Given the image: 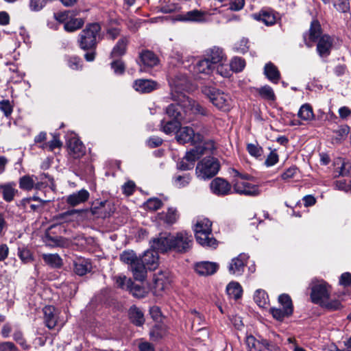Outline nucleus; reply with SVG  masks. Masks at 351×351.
Segmentation results:
<instances>
[{
    "mask_svg": "<svg viewBox=\"0 0 351 351\" xmlns=\"http://www.w3.org/2000/svg\"><path fill=\"white\" fill-rule=\"evenodd\" d=\"M120 260L130 265L133 276L136 280L143 281L146 277V271L144 265L140 262L136 254L132 250L124 251L120 255Z\"/></svg>",
    "mask_w": 351,
    "mask_h": 351,
    "instance_id": "nucleus-6",
    "label": "nucleus"
},
{
    "mask_svg": "<svg viewBox=\"0 0 351 351\" xmlns=\"http://www.w3.org/2000/svg\"><path fill=\"white\" fill-rule=\"evenodd\" d=\"M213 69V66L210 62L209 59H204L198 61L193 66V73L195 75L198 74H210Z\"/></svg>",
    "mask_w": 351,
    "mask_h": 351,
    "instance_id": "nucleus-32",
    "label": "nucleus"
},
{
    "mask_svg": "<svg viewBox=\"0 0 351 351\" xmlns=\"http://www.w3.org/2000/svg\"><path fill=\"white\" fill-rule=\"evenodd\" d=\"M180 126V122L176 120L167 121L165 120L161 121V130L163 132L167 134H171L175 132H177L178 128Z\"/></svg>",
    "mask_w": 351,
    "mask_h": 351,
    "instance_id": "nucleus-38",
    "label": "nucleus"
},
{
    "mask_svg": "<svg viewBox=\"0 0 351 351\" xmlns=\"http://www.w3.org/2000/svg\"><path fill=\"white\" fill-rule=\"evenodd\" d=\"M0 191H1L3 199L7 202H10L13 199L14 196V189L10 185L0 186Z\"/></svg>",
    "mask_w": 351,
    "mask_h": 351,
    "instance_id": "nucleus-49",
    "label": "nucleus"
},
{
    "mask_svg": "<svg viewBox=\"0 0 351 351\" xmlns=\"http://www.w3.org/2000/svg\"><path fill=\"white\" fill-rule=\"evenodd\" d=\"M219 265L214 262L203 261L195 264V269L200 276L214 274L218 269Z\"/></svg>",
    "mask_w": 351,
    "mask_h": 351,
    "instance_id": "nucleus-22",
    "label": "nucleus"
},
{
    "mask_svg": "<svg viewBox=\"0 0 351 351\" xmlns=\"http://www.w3.org/2000/svg\"><path fill=\"white\" fill-rule=\"evenodd\" d=\"M219 169L217 160L211 157L205 158L197 163L195 173L201 180L210 179L215 176Z\"/></svg>",
    "mask_w": 351,
    "mask_h": 351,
    "instance_id": "nucleus-7",
    "label": "nucleus"
},
{
    "mask_svg": "<svg viewBox=\"0 0 351 351\" xmlns=\"http://www.w3.org/2000/svg\"><path fill=\"white\" fill-rule=\"evenodd\" d=\"M210 189L217 195H226L230 192L231 186L224 179L217 178L210 182Z\"/></svg>",
    "mask_w": 351,
    "mask_h": 351,
    "instance_id": "nucleus-20",
    "label": "nucleus"
},
{
    "mask_svg": "<svg viewBox=\"0 0 351 351\" xmlns=\"http://www.w3.org/2000/svg\"><path fill=\"white\" fill-rule=\"evenodd\" d=\"M169 84L172 90L176 93H182V91L188 92L192 89L190 82L184 75L175 76Z\"/></svg>",
    "mask_w": 351,
    "mask_h": 351,
    "instance_id": "nucleus-18",
    "label": "nucleus"
},
{
    "mask_svg": "<svg viewBox=\"0 0 351 351\" xmlns=\"http://www.w3.org/2000/svg\"><path fill=\"white\" fill-rule=\"evenodd\" d=\"M73 266L74 272L78 276H84L90 272L92 269L90 262L83 258H79L74 261Z\"/></svg>",
    "mask_w": 351,
    "mask_h": 351,
    "instance_id": "nucleus-26",
    "label": "nucleus"
},
{
    "mask_svg": "<svg viewBox=\"0 0 351 351\" xmlns=\"http://www.w3.org/2000/svg\"><path fill=\"white\" fill-rule=\"evenodd\" d=\"M245 66V60L241 58L234 57L232 59L230 66L234 72L241 71Z\"/></svg>",
    "mask_w": 351,
    "mask_h": 351,
    "instance_id": "nucleus-48",
    "label": "nucleus"
},
{
    "mask_svg": "<svg viewBox=\"0 0 351 351\" xmlns=\"http://www.w3.org/2000/svg\"><path fill=\"white\" fill-rule=\"evenodd\" d=\"M176 138L180 144L191 143L195 144L203 141V136L199 133H195L194 130L188 126L180 127L178 128Z\"/></svg>",
    "mask_w": 351,
    "mask_h": 351,
    "instance_id": "nucleus-9",
    "label": "nucleus"
},
{
    "mask_svg": "<svg viewBox=\"0 0 351 351\" xmlns=\"http://www.w3.org/2000/svg\"><path fill=\"white\" fill-rule=\"evenodd\" d=\"M178 99L179 103L171 104L167 108L166 113L172 120L188 122L191 119L187 116L191 114H206V110L199 104L184 95Z\"/></svg>",
    "mask_w": 351,
    "mask_h": 351,
    "instance_id": "nucleus-2",
    "label": "nucleus"
},
{
    "mask_svg": "<svg viewBox=\"0 0 351 351\" xmlns=\"http://www.w3.org/2000/svg\"><path fill=\"white\" fill-rule=\"evenodd\" d=\"M69 154L74 158H79L86 153V147L82 142L75 136L71 137L67 143Z\"/></svg>",
    "mask_w": 351,
    "mask_h": 351,
    "instance_id": "nucleus-17",
    "label": "nucleus"
},
{
    "mask_svg": "<svg viewBox=\"0 0 351 351\" xmlns=\"http://www.w3.org/2000/svg\"><path fill=\"white\" fill-rule=\"evenodd\" d=\"M247 150L251 156L256 158L261 156L263 154V149L257 144H248Z\"/></svg>",
    "mask_w": 351,
    "mask_h": 351,
    "instance_id": "nucleus-57",
    "label": "nucleus"
},
{
    "mask_svg": "<svg viewBox=\"0 0 351 351\" xmlns=\"http://www.w3.org/2000/svg\"><path fill=\"white\" fill-rule=\"evenodd\" d=\"M270 313L274 318L277 320L282 321L285 317L292 314L290 308H271Z\"/></svg>",
    "mask_w": 351,
    "mask_h": 351,
    "instance_id": "nucleus-44",
    "label": "nucleus"
},
{
    "mask_svg": "<svg viewBox=\"0 0 351 351\" xmlns=\"http://www.w3.org/2000/svg\"><path fill=\"white\" fill-rule=\"evenodd\" d=\"M248 258L249 256L247 254L241 253L237 257L232 259L228 267L230 274L234 276H241L244 271Z\"/></svg>",
    "mask_w": 351,
    "mask_h": 351,
    "instance_id": "nucleus-13",
    "label": "nucleus"
},
{
    "mask_svg": "<svg viewBox=\"0 0 351 351\" xmlns=\"http://www.w3.org/2000/svg\"><path fill=\"white\" fill-rule=\"evenodd\" d=\"M333 5L341 12H346L350 10L349 0H333Z\"/></svg>",
    "mask_w": 351,
    "mask_h": 351,
    "instance_id": "nucleus-53",
    "label": "nucleus"
},
{
    "mask_svg": "<svg viewBox=\"0 0 351 351\" xmlns=\"http://www.w3.org/2000/svg\"><path fill=\"white\" fill-rule=\"evenodd\" d=\"M162 206V202L158 198H149L145 203V206L147 210L155 211L160 208Z\"/></svg>",
    "mask_w": 351,
    "mask_h": 351,
    "instance_id": "nucleus-51",
    "label": "nucleus"
},
{
    "mask_svg": "<svg viewBox=\"0 0 351 351\" xmlns=\"http://www.w3.org/2000/svg\"><path fill=\"white\" fill-rule=\"evenodd\" d=\"M223 6L229 5V9L232 11H239L244 7L245 0H217Z\"/></svg>",
    "mask_w": 351,
    "mask_h": 351,
    "instance_id": "nucleus-43",
    "label": "nucleus"
},
{
    "mask_svg": "<svg viewBox=\"0 0 351 351\" xmlns=\"http://www.w3.org/2000/svg\"><path fill=\"white\" fill-rule=\"evenodd\" d=\"M278 301L283 308H290L293 313V304L290 296L287 294H282L278 297Z\"/></svg>",
    "mask_w": 351,
    "mask_h": 351,
    "instance_id": "nucleus-55",
    "label": "nucleus"
},
{
    "mask_svg": "<svg viewBox=\"0 0 351 351\" xmlns=\"http://www.w3.org/2000/svg\"><path fill=\"white\" fill-rule=\"evenodd\" d=\"M157 84L151 80L139 79L134 81L133 88L135 90L142 93H150L156 88Z\"/></svg>",
    "mask_w": 351,
    "mask_h": 351,
    "instance_id": "nucleus-23",
    "label": "nucleus"
},
{
    "mask_svg": "<svg viewBox=\"0 0 351 351\" xmlns=\"http://www.w3.org/2000/svg\"><path fill=\"white\" fill-rule=\"evenodd\" d=\"M322 35L324 34H322L319 22L317 20H313L311 23L308 37L306 36H304L306 45L308 47H311L313 43L322 37Z\"/></svg>",
    "mask_w": 351,
    "mask_h": 351,
    "instance_id": "nucleus-15",
    "label": "nucleus"
},
{
    "mask_svg": "<svg viewBox=\"0 0 351 351\" xmlns=\"http://www.w3.org/2000/svg\"><path fill=\"white\" fill-rule=\"evenodd\" d=\"M44 261L52 267H60L62 265V260L57 254H43Z\"/></svg>",
    "mask_w": 351,
    "mask_h": 351,
    "instance_id": "nucleus-41",
    "label": "nucleus"
},
{
    "mask_svg": "<svg viewBox=\"0 0 351 351\" xmlns=\"http://www.w3.org/2000/svg\"><path fill=\"white\" fill-rule=\"evenodd\" d=\"M209 60L213 66L216 64H219L217 68V72L219 73L221 75L226 77L228 75V71H226L223 73L221 71H220V69L223 67L224 62L226 61V57L221 49L218 47L213 48L210 50Z\"/></svg>",
    "mask_w": 351,
    "mask_h": 351,
    "instance_id": "nucleus-16",
    "label": "nucleus"
},
{
    "mask_svg": "<svg viewBox=\"0 0 351 351\" xmlns=\"http://www.w3.org/2000/svg\"><path fill=\"white\" fill-rule=\"evenodd\" d=\"M264 74L269 81L274 84H277L280 77L278 69L271 62L265 64L264 67Z\"/></svg>",
    "mask_w": 351,
    "mask_h": 351,
    "instance_id": "nucleus-33",
    "label": "nucleus"
},
{
    "mask_svg": "<svg viewBox=\"0 0 351 351\" xmlns=\"http://www.w3.org/2000/svg\"><path fill=\"white\" fill-rule=\"evenodd\" d=\"M134 188L135 184L132 181L127 182L122 186L123 193H125L126 195H132L134 191Z\"/></svg>",
    "mask_w": 351,
    "mask_h": 351,
    "instance_id": "nucleus-62",
    "label": "nucleus"
},
{
    "mask_svg": "<svg viewBox=\"0 0 351 351\" xmlns=\"http://www.w3.org/2000/svg\"><path fill=\"white\" fill-rule=\"evenodd\" d=\"M349 133V128L344 125L338 127V128L333 131L332 136V141L333 143H339L344 141Z\"/></svg>",
    "mask_w": 351,
    "mask_h": 351,
    "instance_id": "nucleus-36",
    "label": "nucleus"
},
{
    "mask_svg": "<svg viewBox=\"0 0 351 351\" xmlns=\"http://www.w3.org/2000/svg\"><path fill=\"white\" fill-rule=\"evenodd\" d=\"M0 110L8 117L13 111V107L9 100H2L0 101Z\"/></svg>",
    "mask_w": 351,
    "mask_h": 351,
    "instance_id": "nucleus-58",
    "label": "nucleus"
},
{
    "mask_svg": "<svg viewBox=\"0 0 351 351\" xmlns=\"http://www.w3.org/2000/svg\"><path fill=\"white\" fill-rule=\"evenodd\" d=\"M246 343L249 351H265L269 348V342L267 340L259 341L253 336L247 337Z\"/></svg>",
    "mask_w": 351,
    "mask_h": 351,
    "instance_id": "nucleus-29",
    "label": "nucleus"
},
{
    "mask_svg": "<svg viewBox=\"0 0 351 351\" xmlns=\"http://www.w3.org/2000/svg\"><path fill=\"white\" fill-rule=\"evenodd\" d=\"M0 351H18V349L12 342H3L0 343Z\"/></svg>",
    "mask_w": 351,
    "mask_h": 351,
    "instance_id": "nucleus-64",
    "label": "nucleus"
},
{
    "mask_svg": "<svg viewBox=\"0 0 351 351\" xmlns=\"http://www.w3.org/2000/svg\"><path fill=\"white\" fill-rule=\"evenodd\" d=\"M151 247L152 249L147 250L140 258V262L144 265L146 271L147 269L154 270L158 266V250L154 248L152 244Z\"/></svg>",
    "mask_w": 351,
    "mask_h": 351,
    "instance_id": "nucleus-11",
    "label": "nucleus"
},
{
    "mask_svg": "<svg viewBox=\"0 0 351 351\" xmlns=\"http://www.w3.org/2000/svg\"><path fill=\"white\" fill-rule=\"evenodd\" d=\"M278 161V155L276 152H271L267 156L265 164L267 167H271L276 164Z\"/></svg>",
    "mask_w": 351,
    "mask_h": 351,
    "instance_id": "nucleus-61",
    "label": "nucleus"
},
{
    "mask_svg": "<svg viewBox=\"0 0 351 351\" xmlns=\"http://www.w3.org/2000/svg\"><path fill=\"white\" fill-rule=\"evenodd\" d=\"M129 291L134 297L138 298H143L146 296L147 292L146 289L138 285H133L128 288Z\"/></svg>",
    "mask_w": 351,
    "mask_h": 351,
    "instance_id": "nucleus-46",
    "label": "nucleus"
},
{
    "mask_svg": "<svg viewBox=\"0 0 351 351\" xmlns=\"http://www.w3.org/2000/svg\"><path fill=\"white\" fill-rule=\"evenodd\" d=\"M139 58L142 64L147 67H153L159 63V59L156 54L149 50L140 53Z\"/></svg>",
    "mask_w": 351,
    "mask_h": 351,
    "instance_id": "nucleus-30",
    "label": "nucleus"
},
{
    "mask_svg": "<svg viewBox=\"0 0 351 351\" xmlns=\"http://www.w3.org/2000/svg\"><path fill=\"white\" fill-rule=\"evenodd\" d=\"M130 319L136 326H141L145 322L143 312L136 306L130 308L129 311Z\"/></svg>",
    "mask_w": 351,
    "mask_h": 351,
    "instance_id": "nucleus-37",
    "label": "nucleus"
},
{
    "mask_svg": "<svg viewBox=\"0 0 351 351\" xmlns=\"http://www.w3.org/2000/svg\"><path fill=\"white\" fill-rule=\"evenodd\" d=\"M226 292L230 298L237 300L241 296L242 288L238 282H232L228 285Z\"/></svg>",
    "mask_w": 351,
    "mask_h": 351,
    "instance_id": "nucleus-39",
    "label": "nucleus"
},
{
    "mask_svg": "<svg viewBox=\"0 0 351 351\" xmlns=\"http://www.w3.org/2000/svg\"><path fill=\"white\" fill-rule=\"evenodd\" d=\"M340 285L348 287L351 285V274L349 272H346L341 274L339 279Z\"/></svg>",
    "mask_w": 351,
    "mask_h": 351,
    "instance_id": "nucleus-63",
    "label": "nucleus"
},
{
    "mask_svg": "<svg viewBox=\"0 0 351 351\" xmlns=\"http://www.w3.org/2000/svg\"><path fill=\"white\" fill-rule=\"evenodd\" d=\"M111 68L113 69L115 74L121 75L125 71V65L121 60H114L111 63Z\"/></svg>",
    "mask_w": 351,
    "mask_h": 351,
    "instance_id": "nucleus-60",
    "label": "nucleus"
},
{
    "mask_svg": "<svg viewBox=\"0 0 351 351\" xmlns=\"http://www.w3.org/2000/svg\"><path fill=\"white\" fill-rule=\"evenodd\" d=\"M298 115L304 121H311L314 119L313 108L308 104H305L300 107Z\"/></svg>",
    "mask_w": 351,
    "mask_h": 351,
    "instance_id": "nucleus-40",
    "label": "nucleus"
},
{
    "mask_svg": "<svg viewBox=\"0 0 351 351\" xmlns=\"http://www.w3.org/2000/svg\"><path fill=\"white\" fill-rule=\"evenodd\" d=\"M315 42H317V52L319 56L322 58L328 56L333 46V38L328 34H324Z\"/></svg>",
    "mask_w": 351,
    "mask_h": 351,
    "instance_id": "nucleus-12",
    "label": "nucleus"
},
{
    "mask_svg": "<svg viewBox=\"0 0 351 351\" xmlns=\"http://www.w3.org/2000/svg\"><path fill=\"white\" fill-rule=\"evenodd\" d=\"M18 255L24 263H28L33 260L30 251L25 248H19Z\"/></svg>",
    "mask_w": 351,
    "mask_h": 351,
    "instance_id": "nucleus-56",
    "label": "nucleus"
},
{
    "mask_svg": "<svg viewBox=\"0 0 351 351\" xmlns=\"http://www.w3.org/2000/svg\"><path fill=\"white\" fill-rule=\"evenodd\" d=\"M329 295L330 291L325 282L312 283L311 298L313 303L321 305L325 300L329 299Z\"/></svg>",
    "mask_w": 351,
    "mask_h": 351,
    "instance_id": "nucleus-10",
    "label": "nucleus"
},
{
    "mask_svg": "<svg viewBox=\"0 0 351 351\" xmlns=\"http://www.w3.org/2000/svg\"><path fill=\"white\" fill-rule=\"evenodd\" d=\"M233 188L237 193L240 195L256 196L259 194V191L256 185L250 184L244 180H236Z\"/></svg>",
    "mask_w": 351,
    "mask_h": 351,
    "instance_id": "nucleus-14",
    "label": "nucleus"
},
{
    "mask_svg": "<svg viewBox=\"0 0 351 351\" xmlns=\"http://www.w3.org/2000/svg\"><path fill=\"white\" fill-rule=\"evenodd\" d=\"M254 300L260 307H265L268 302V296L263 290L258 289L255 292Z\"/></svg>",
    "mask_w": 351,
    "mask_h": 351,
    "instance_id": "nucleus-45",
    "label": "nucleus"
},
{
    "mask_svg": "<svg viewBox=\"0 0 351 351\" xmlns=\"http://www.w3.org/2000/svg\"><path fill=\"white\" fill-rule=\"evenodd\" d=\"M212 222L207 218H199L194 225L197 241L202 246L216 247L217 241L212 235Z\"/></svg>",
    "mask_w": 351,
    "mask_h": 351,
    "instance_id": "nucleus-3",
    "label": "nucleus"
},
{
    "mask_svg": "<svg viewBox=\"0 0 351 351\" xmlns=\"http://www.w3.org/2000/svg\"><path fill=\"white\" fill-rule=\"evenodd\" d=\"M252 19L261 21L267 26L273 25L276 22V16L273 10L269 9H262L257 13L252 14Z\"/></svg>",
    "mask_w": 351,
    "mask_h": 351,
    "instance_id": "nucleus-19",
    "label": "nucleus"
},
{
    "mask_svg": "<svg viewBox=\"0 0 351 351\" xmlns=\"http://www.w3.org/2000/svg\"><path fill=\"white\" fill-rule=\"evenodd\" d=\"M207 13L199 10H193L185 12L182 15V20L184 21L204 23L206 21Z\"/></svg>",
    "mask_w": 351,
    "mask_h": 351,
    "instance_id": "nucleus-24",
    "label": "nucleus"
},
{
    "mask_svg": "<svg viewBox=\"0 0 351 351\" xmlns=\"http://www.w3.org/2000/svg\"><path fill=\"white\" fill-rule=\"evenodd\" d=\"M38 178L37 176H23L19 181L20 188L24 190H31L34 187L36 189H41L44 185H46L47 183L43 181L38 182Z\"/></svg>",
    "mask_w": 351,
    "mask_h": 351,
    "instance_id": "nucleus-21",
    "label": "nucleus"
},
{
    "mask_svg": "<svg viewBox=\"0 0 351 351\" xmlns=\"http://www.w3.org/2000/svg\"><path fill=\"white\" fill-rule=\"evenodd\" d=\"M128 39L126 37H121L115 46L113 47L110 56L112 58L123 56L126 52Z\"/></svg>",
    "mask_w": 351,
    "mask_h": 351,
    "instance_id": "nucleus-34",
    "label": "nucleus"
},
{
    "mask_svg": "<svg viewBox=\"0 0 351 351\" xmlns=\"http://www.w3.org/2000/svg\"><path fill=\"white\" fill-rule=\"evenodd\" d=\"M202 91L217 108L223 111H228L230 109L232 99L228 95L212 86H204Z\"/></svg>",
    "mask_w": 351,
    "mask_h": 351,
    "instance_id": "nucleus-5",
    "label": "nucleus"
},
{
    "mask_svg": "<svg viewBox=\"0 0 351 351\" xmlns=\"http://www.w3.org/2000/svg\"><path fill=\"white\" fill-rule=\"evenodd\" d=\"M193 245V237L185 231L178 232L176 234L163 232L152 241V247L160 252L174 250L178 252H186Z\"/></svg>",
    "mask_w": 351,
    "mask_h": 351,
    "instance_id": "nucleus-1",
    "label": "nucleus"
},
{
    "mask_svg": "<svg viewBox=\"0 0 351 351\" xmlns=\"http://www.w3.org/2000/svg\"><path fill=\"white\" fill-rule=\"evenodd\" d=\"M44 320L46 326L49 328H53L58 321L56 310L53 306H46L43 308Z\"/></svg>",
    "mask_w": 351,
    "mask_h": 351,
    "instance_id": "nucleus-25",
    "label": "nucleus"
},
{
    "mask_svg": "<svg viewBox=\"0 0 351 351\" xmlns=\"http://www.w3.org/2000/svg\"><path fill=\"white\" fill-rule=\"evenodd\" d=\"M204 151L205 148L204 147H195L194 149L186 152L184 157H185V160L191 162L194 167L195 162L204 154Z\"/></svg>",
    "mask_w": 351,
    "mask_h": 351,
    "instance_id": "nucleus-35",
    "label": "nucleus"
},
{
    "mask_svg": "<svg viewBox=\"0 0 351 351\" xmlns=\"http://www.w3.org/2000/svg\"><path fill=\"white\" fill-rule=\"evenodd\" d=\"M101 26L97 23L86 25L78 37L80 47L83 50L95 49L100 38Z\"/></svg>",
    "mask_w": 351,
    "mask_h": 351,
    "instance_id": "nucleus-4",
    "label": "nucleus"
},
{
    "mask_svg": "<svg viewBox=\"0 0 351 351\" xmlns=\"http://www.w3.org/2000/svg\"><path fill=\"white\" fill-rule=\"evenodd\" d=\"M158 217L164 223L171 225L178 221L179 213L176 208L169 207L166 213H159Z\"/></svg>",
    "mask_w": 351,
    "mask_h": 351,
    "instance_id": "nucleus-28",
    "label": "nucleus"
},
{
    "mask_svg": "<svg viewBox=\"0 0 351 351\" xmlns=\"http://www.w3.org/2000/svg\"><path fill=\"white\" fill-rule=\"evenodd\" d=\"M45 242L52 247H64L66 243V241L60 237H47Z\"/></svg>",
    "mask_w": 351,
    "mask_h": 351,
    "instance_id": "nucleus-50",
    "label": "nucleus"
},
{
    "mask_svg": "<svg viewBox=\"0 0 351 351\" xmlns=\"http://www.w3.org/2000/svg\"><path fill=\"white\" fill-rule=\"evenodd\" d=\"M56 19L57 21L64 23V29L69 32L80 29L84 23L82 19L73 17V13L70 11L58 13L56 14Z\"/></svg>",
    "mask_w": 351,
    "mask_h": 351,
    "instance_id": "nucleus-8",
    "label": "nucleus"
},
{
    "mask_svg": "<svg viewBox=\"0 0 351 351\" xmlns=\"http://www.w3.org/2000/svg\"><path fill=\"white\" fill-rule=\"evenodd\" d=\"M88 197L89 193L85 189H82L78 192L69 195L66 199V202L72 206H75L86 202Z\"/></svg>",
    "mask_w": 351,
    "mask_h": 351,
    "instance_id": "nucleus-27",
    "label": "nucleus"
},
{
    "mask_svg": "<svg viewBox=\"0 0 351 351\" xmlns=\"http://www.w3.org/2000/svg\"><path fill=\"white\" fill-rule=\"evenodd\" d=\"M335 171L339 176H349L351 175V162L343 158H337L335 162Z\"/></svg>",
    "mask_w": 351,
    "mask_h": 351,
    "instance_id": "nucleus-31",
    "label": "nucleus"
},
{
    "mask_svg": "<svg viewBox=\"0 0 351 351\" xmlns=\"http://www.w3.org/2000/svg\"><path fill=\"white\" fill-rule=\"evenodd\" d=\"M191 180V176L189 173L184 175H176L173 178V185L178 188L186 186Z\"/></svg>",
    "mask_w": 351,
    "mask_h": 351,
    "instance_id": "nucleus-42",
    "label": "nucleus"
},
{
    "mask_svg": "<svg viewBox=\"0 0 351 351\" xmlns=\"http://www.w3.org/2000/svg\"><path fill=\"white\" fill-rule=\"evenodd\" d=\"M170 59L169 63L173 66H180L184 63L183 54L178 51L173 52Z\"/></svg>",
    "mask_w": 351,
    "mask_h": 351,
    "instance_id": "nucleus-59",
    "label": "nucleus"
},
{
    "mask_svg": "<svg viewBox=\"0 0 351 351\" xmlns=\"http://www.w3.org/2000/svg\"><path fill=\"white\" fill-rule=\"evenodd\" d=\"M259 95L267 100L274 101L275 99V94L273 89L269 86H264L258 90Z\"/></svg>",
    "mask_w": 351,
    "mask_h": 351,
    "instance_id": "nucleus-47",
    "label": "nucleus"
},
{
    "mask_svg": "<svg viewBox=\"0 0 351 351\" xmlns=\"http://www.w3.org/2000/svg\"><path fill=\"white\" fill-rule=\"evenodd\" d=\"M116 282L119 287L126 290L133 285L132 280L130 278H128L125 276H117Z\"/></svg>",
    "mask_w": 351,
    "mask_h": 351,
    "instance_id": "nucleus-52",
    "label": "nucleus"
},
{
    "mask_svg": "<svg viewBox=\"0 0 351 351\" xmlns=\"http://www.w3.org/2000/svg\"><path fill=\"white\" fill-rule=\"evenodd\" d=\"M322 306L327 308L329 311H337L339 310L341 307V303L340 301L337 300H332L330 301H328V299L327 300L324 301V303H322L321 304Z\"/></svg>",
    "mask_w": 351,
    "mask_h": 351,
    "instance_id": "nucleus-54",
    "label": "nucleus"
}]
</instances>
